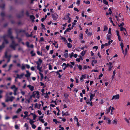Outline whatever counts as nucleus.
Returning <instances> with one entry per match:
<instances>
[{
    "label": "nucleus",
    "mask_w": 130,
    "mask_h": 130,
    "mask_svg": "<svg viewBox=\"0 0 130 130\" xmlns=\"http://www.w3.org/2000/svg\"><path fill=\"white\" fill-rule=\"evenodd\" d=\"M8 93H6L5 95V102H8L9 101L11 102H12L15 99V98L13 96H11L10 97H9L8 96Z\"/></svg>",
    "instance_id": "obj_1"
},
{
    "label": "nucleus",
    "mask_w": 130,
    "mask_h": 130,
    "mask_svg": "<svg viewBox=\"0 0 130 130\" xmlns=\"http://www.w3.org/2000/svg\"><path fill=\"white\" fill-rule=\"evenodd\" d=\"M31 97L34 98L36 97L37 98L39 99L40 97L39 92L38 91L34 92L32 95H31Z\"/></svg>",
    "instance_id": "obj_2"
},
{
    "label": "nucleus",
    "mask_w": 130,
    "mask_h": 130,
    "mask_svg": "<svg viewBox=\"0 0 130 130\" xmlns=\"http://www.w3.org/2000/svg\"><path fill=\"white\" fill-rule=\"evenodd\" d=\"M18 45V44H15L14 40H12V43L10 45V47L13 48L14 50H15L16 46Z\"/></svg>",
    "instance_id": "obj_3"
},
{
    "label": "nucleus",
    "mask_w": 130,
    "mask_h": 130,
    "mask_svg": "<svg viewBox=\"0 0 130 130\" xmlns=\"http://www.w3.org/2000/svg\"><path fill=\"white\" fill-rule=\"evenodd\" d=\"M8 35H7L11 39H12L13 38V37L11 35L12 33L11 30V29H9L8 31Z\"/></svg>",
    "instance_id": "obj_4"
},
{
    "label": "nucleus",
    "mask_w": 130,
    "mask_h": 130,
    "mask_svg": "<svg viewBox=\"0 0 130 130\" xmlns=\"http://www.w3.org/2000/svg\"><path fill=\"white\" fill-rule=\"evenodd\" d=\"M24 75V73L21 74L20 75H19V74H17V76L15 77V78L21 79L23 78Z\"/></svg>",
    "instance_id": "obj_5"
},
{
    "label": "nucleus",
    "mask_w": 130,
    "mask_h": 130,
    "mask_svg": "<svg viewBox=\"0 0 130 130\" xmlns=\"http://www.w3.org/2000/svg\"><path fill=\"white\" fill-rule=\"evenodd\" d=\"M107 65H109V66L108 70L109 71L111 70V69L113 67V66H112V63L111 62H110L109 63H107Z\"/></svg>",
    "instance_id": "obj_6"
},
{
    "label": "nucleus",
    "mask_w": 130,
    "mask_h": 130,
    "mask_svg": "<svg viewBox=\"0 0 130 130\" xmlns=\"http://www.w3.org/2000/svg\"><path fill=\"white\" fill-rule=\"evenodd\" d=\"M7 37V35H5L3 37V38L4 39V41L3 42H4V44L5 43L8 44V43L9 42L8 40L6 39V38Z\"/></svg>",
    "instance_id": "obj_7"
},
{
    "label": "nucleus",
    "mask_w": 130,
    "mask_h": 130,
    "mask_svg": "<svg viewBox=\"0 0 130 130\" xmlns=\"http://www.w3.org/2000/svg\"><path fill=\"white\" fill-rule=\"evenodd\" d=\"M42 62V60L40 59H38V61L36 62V63L37 64V66H40Z\"/></svg>",
    "instance_id": "obj_8"
},
{
    "label": "nucleus",
    "mask_w": 130,
    "mask_h": 130,
    "mask_svg": "<svg viewBox=\"0 0 130 130\" xmlns=\"http://www.w3.org/2000/svg\"><path fill=\"white\" fill-rule=\"evenodd\" d=\"M119 94H117L116 95H114L113 96L112 100H113L114 99H118L119 98Z\"/></svg>",
    "instance_id": "obj_9"
},
{
    "label": "nucleus",
    "mask_w": 130,
    "mask_h": 130,
    "mask_svg": "<svg viewBox=\"0 0 130 130\" xmlns=\"http://www.w3.org/2000/svg\"><path fill=\"white\" fill-rule=\"evenodd\" d=\"M5 47L4 42H3L2 45H0V51H1Z\"/></svg>",
    "instance_id": "obj_10"
},
{
    "label": "nucleus",
    "mask_w": 130,
    "mask_h": 130,
    "mask_svg": "<svg viewBox=\"0 0 130 130\" xmlns=\"http://www.w3.org/2000/svg\"><path fill=\"white\" fill-rule=\"evenodd\" d=\"M27 87L29 88L30 90L31 91H32L34 89V87L33 86H32L31 85H29L27 86Z\"/></svg>",
    "instance_id": "obj_11"
},
{
    "label": "nucleus",
    "mask_w": 130,
    "mask_h": 130,
    "mask_svg": "<svg viewBox=\"0 0 130 130\" xmlns=\"http://www.w3.org/2000/svg\"><path fill=\"white\" fill-rule=\"evenodd\" d=\"M27 74H25V76L26 77H29L31 74V73H30L28 71H26Z\"/></svg>",
    "instance_id": "obj_12"
},
{
    "label": "nucleus",
    "mask_w": 130,
    "mask_h": 130,
    "mask_svg": "<svg viewBox=\"0 0 130 130\" xmlns=\"http://www.w3.org/2000/svg\"><path fill=\"white\" fill-rule=\"evenodd\" d=\"M95 94H93L92 93H91L90 94V101H91L93 99V97H94L95 96Z\"/></svg>",
    "instance_id": "obj_13"
},
{
    "label": "nucleus",
    "mask_w": 130,
    "mask_h": 130,
    "mask_svg": "<svg viewBox=\"0 0 130 130\" xmlns=\"http://www.w3.org/2000/svg\"><path fill=\"white\" fill-rule=\"evenodd\" d=\"M65 52L66 53L64 54V56L66 58H67L68 56V51L67 50H66L65 51Z\"/></svg>",
    "instance_id": "obj_14"
},
{
    "label": "nucleus",
    "mask_w": 130,
    "mask_h": 130,
    "mask_svg": "<svg viewBox=\"0 0 130 130\" xmlns=\"http://www.w3.org/2000/svg\"><path fill=\"white\" fill-rule=\"evenodd\" d=\"M37 69L39 71L41 72H42V71L41 70L42 68V67H40V66H37Z\"/></svg>",
    "instance_id": "obj_15"
},
{
    "label": "nucleus",
    "mask_w": 130,
    "mask_h": 130,
    "mask_svg": "<svg viewBox=\"0 0 130 130\" xmlns=\"http://www.w3.org/2000/svg\"><path fill=\"white\" fill-rule=\"evenodd\" d=\"M62 116H67L68 115V112H67L66 113H64V111L62 112Z\"/></svg>",
    "instance_id": "obj_16"
},
{
    "label": "nucleus",
    "mask_w": 130,
    "mask_h": 130,
    "mask_svg": "<svg viewBox=\"0 0 130 130\" xmlns=\"http://www.w3.org/2000/svg\"><path fill=\"white\" fill-rule=\"evenodd\" d=\"M70 15V14L68 13L66 15H65V17L66 18V19H67L69 18Z\"/></svg>",
    "instance_id": "obj_17"
},
{
    "label": "nucleus",
    "mask_w": 130,
    "mask_h": 130,
    "mask_svg": "<svg viewBox=\"0 0 130 130\" xmlns=\"http://www.w3.org/2000/svg\"><path fill=\"white\" fill-rule=\"evenodd\" d=\"M109 109H110V110L111 111V114L112 115L113 114V113H112V111L113 110H114L115 109V108L113 107H111V106H110L109 107Z\"/></svg>",
    "instance_id": "obj_18"
},
{
    "label": "nucleus",
    "mask_w": 130,
    "mask_h": 130,
    "mask_svg": "<svg viewBox=\"0 0 130 130\" xmlns=\"http://www.w3.org/2000/svg\"><path fill=\"white\" fill-rule=\"evenodd\" d=\"M120 29L121 31H125V32H126V30L125 28H124L122 27H120Z\"/></svg>",
    "instance_id": "obj_19"
},
{
    "label": "nucleus",
    "mask_w": 130,
    "mask_h": 130,
    "mask_svg": "<svg viewBox=\"0 0 130 130\" xmlns=\"http://www.w3.org/2000/svg\"><path fill=\"white\" fill-rule=\"evenodd\" d=\"M35 122V121L31 119H29V123L31 125L33 124V123Z\"/></svg>",
    "instance_id": "obj_20"
},
{
    "label": "nucleus",
    "mask_w": 130,
    "mask_h": 130,
    "mask_svg": "<svg viewBox=\"0 0 130 130\" xmlns=\"http://www.w3.org/2000/svg\"><path fill=\"white\" fill-rule=\"evenodd\" d=\"M86 51L85 50L84 51H83L80 54L82 55V56H83L85 54Z\"/></svg>",
    "instance_id": "obj_21"
},
{
    "label": "nucleus",
    "mask_w": 130,
    "mask_h": 130,
    "mask_svg": "<svg viewBox=\"0 0 130 130\" xmlns=\"http://www.w3.org/2000/svg\"><path fill=\"white\" fill-rule=\"evenodd\" d=\"M117 123V120L116 119L114 120L113 121V124L114 125H116Z\"/></svg>",
    "instance_id": "obj_22"
},
{
    "label": "nucleus",
    "mask_w": 130,
    "mask_h": 130,
    "mask_svg": "<svg viewBox=\"0 0 130 130\" xmlns=\"http://www.w3.org/2000/svg\"><path fill=\"white\" fill-rule=\"evenodd\" d=\"M115 71H116L115 70H114L113 71V75L112 77V79H113L115 77V74H116Z\"/></svg>",
    "instance_id": "obj_23"
},
{
    "label": "nucleus",
    "mask_w": 130,
    "mask_h": 130,
    "mask_svg": "<svg viewBox=\"0 0 130 130\" xmlns=\"http://www.w3.org/2000/svg\"><path fill=\"white\" fill-rule=\"evenodd\" d=\"M30 19L32 20V21H34L35 18V17L33 15H31L30 16Z\"/></svg>",
    "instance_id": "obj_24"
},
{
    "label": "nucleus",
    "mask_w": 130,
    "mask_h": 130,
    "mask_svg": "<svg viewBox=\"0 0 130 130\" xmlns=\"http://www.w3.org/2000/svg\"><path fill=\"white\" fill-rule=\"evenodd\" d=\"M39 74H40V76H41V80H42V79L43 78H44V77H43V74L40 73V72H39Z\"/></svg>",
    "instance_id": "obj_25"
},
{
    "label": "nucleus",
    "mask_w": 130,
    "mask_h": 130,
    "mask_svg": "<svg viewBox=\"0 0 130 130\" xmlns=\"http://www.w3.org/2000/svg\"><path fill=\"white\" fill-rule=\"evenodd\" d=\"M86 103L87 104H89L90 105H91V106H92L93 104H92V102H89V101L88 102L87 100Z\"/></svg>",
    "instance_id": "obj_26"
},
{
    "label": "nucleus",
    "mask_w": 130,
    "mask_h": 130,
    "mask_svg": "<svg viewBox=\"0 0 130 130\" xmlns=\"http://www.w3.org/2000/svg\"><path fill=\"white\" fill-rule=\"evenodd\" d=\"M108 29V27L107 26H106L105 25L104 26V29L103 31H105L107 30Z\"/></svg>",
    "instance_id": "obj_27"
},
{
    "label": "nucleus",
    "mask_w": 130,
    "mask_h": 130,
    "mask_svg": "<svg viewBox=\"0 0 130 130\" xmlns=\"http://www.w3.org/2000/svg\"><path fill=\"white\" fill-rule=\"evenodd\" d=\"M67 46L69 48H71L72 47V44L70 43H67Z\"/></svg>",
    "instance_id": "obj_28"
},
{
    "label": "nucleus",
    "mask_w": 130,
    "mask_h": 130,
    "mask_svg": "<svg viewBox=\"0 0 130 130\" xmlns=\"http://www.w3.org/2000/svg\"><path fill=\"white\" fill-rule=\"evenodd\" d=\"M22 109L21 108H19L16 111V113H19L21 111Z\"/></svg>",
    "instance_id": "obj_29"
},
{
    "label": "nucleus",
    "mask_w": 130,
    "mask_h": 130,
    "mask_svg": "<svg viewBox=\"0 0 130 130\" xmlns=\"http://www.w3.org/2000/svg\"><path fill=\"white\" fill-rule=\"evenodd\" d=\"M124 23L122 22L120 24V25H118V26L119 27H122L124 26Z\"/></svg>",
    "instance_id": "obj_30"
},
{
    "label": "nucleus",
    "mask_w": 130,
    "mask_h": 130,
    "mask_svg": "<svg viewBox=\"0 0 130 130\" xmlns=\"http://www.w3.org/2000/svg\"><path fill=\"white\" fill-rule=\"evenodd\" d=\"M31 56H35L36 54L35 53H34V51H31Z\"/></svg>",
    "instance_id": "obj_31"
},
{
    "label": "nucleus",
    "mask_w": 130,
    "mask_h": 130,
    "mask_svg": "<svg viewBox=\"0 0 130 130\" xmlns=\"http://www.w3.org/2000/svg\"><path fill=\"white\" fill-rule=\"evenodd\" d=\"M115 17L118 21H120V19H119V18H120H120L121 17V16H120V15L118 17V18L117 16L116 15V16Z\"/></svg>",
    "instance_id": "obj_32"
},
{
    "label": "nucleus",
    "mask_w": 130,
    "mask_h": 130,
    "mask_svg": "<svg viewBox=\"0 0 130 130\" xmlns=\"http://www.w3.org/2000/svg\"><path fill=\"white\" fill-rule=\"evenodd\" d=\"M103 3L106 5L108 4V2L106 1V0H103Z\"/></svg>",
    "instance_id": "obj_33"
},
{
    "label": "nucleus",
    "mask_w": 130,
    "mask_h": 130,
    "mask_svg": "<svg viewBox=\"0 0 130 130\" xmlns=\"http://www.w3.org/2000/svg\"><path fill=\"white\" fill-rule=\"evenodd\" d=\"M13 64H10L9 66V69L8 70V71H9L11 69V68L13 66Z\"/></svg>",
    "instance_id": "obj_34"
},
{
    "label": "nucleus",
    "mask_w": 130,
    "mask_h": 130,
    "mask_svg": "<svg viewBox=\"0 0 130 130\" xmlns=\"http://www.w3.org/2000/svg\"><path fill=\"white\" fill-rule=\"evenodd\" d=\"M64 96L66 98H67L68 97V95L67 93H64Z\"/></svg>",
    "instance_id": "obj_35"
},
{
    "label": "nucleus",
    "mask_w": 130,
    "mask_h": 130,
    "mask_svg": "<svg viewBox=\"0 0 130 130\" xmlns=\"http://www.w3.org/2000/svg\"><path fill=\"white\" fill-rule=\"evenodd\" d=\"M56 73L57 74H58L59 75V76H58L60 78L61 77V76L60 74V73H59L58 71H57V72H56Z\"/></svg>",
    "instance_id": "obj_36"
},
{
    "label": "nucleus",
    "mask_w": 130,
    "mask_h": 130,
    "mask_svg": "<svg viewBox=\"0 0 130 130\" xmlns=\"http://www.w3.org/2000/svg\"><path fill=\"white\" fill-rule=\"evenodd\" d=\"M24 126L27 129H28V126L27 124L25 123L24 125Z\"/></svg>",
    "instance_id": "obj_37"
},
{
    "label": "nucleus",
    "mask_w": 130,
    "mask_h": 130,
    "mask_svg": "<svg viewBox=\"0 0 130 130\" xmlns=\"http://www.w3.org/2000/svg\"><path fill=\"white\" fill-rule=\"evenodd\" d=\"M69 67L71 68H72L73 67V66H72V65H70L69 63H67V67Z\"/></svg>",
    "instance_id": "obj_38"
},
{
    "label": "nucleus",
    "mask_w": 130,
    "mask_h": 130,
    "mask_svg": "<svg viewBox=\"0 0 130 130\" xmlns=\"http://www.w3.org/2000/svg\"><path fill=\"white\" fill-rule=\"evenodd\" d=\"M7 52H6L5 54V56L6 58H8V55H7Z\"/></svg>",
    "instance_id": "obj_39"
},
{
    "label": "nucleus",
    "mask_w": 130,
    "mask_h": 130,
    "mask_svg": "<svg viewBox=\"0 0 130 130\" xmlns=\"http://www.w3.org/2000/svg\"><path fill=\"white\" fill-rule=\"evenodd\" d=\"M107 39L108 40H110L111 39L110 36V35H107Z\"/></svg>",
    "instance_id": "obj_40"
},
{
    "label": "nucleus",
    "mask_w": 130,
    "mask_h": 130,
    "mask_svg": "<svg viewBox=\"0 0 130 130\" xmlns=\"http://www.w3.org/2000/svg\"><path fill=\"white\" fill-rule=\"evenodd\" d=\"M37 54L39 55H41V56H42V52L40 53L39 51H37Z\"/></svg>",
    "instance_id": "obj_41"
},
{
    "label": "nucleus",
    "mask_w": 130,
    "mask_h": 130,
    "mask_svg": "<svg viewBox=\"0 0 130 130\" xmlns=\"http://www.w3.org/2000/svg\"><path fill=\"white\" fill-rule=\"evenodd\" d=\"M16 88V87L15 86V85H13L11 87V89H15Z\"/></svg>",
    "instance_id": "obj_42"
},
{
    "label": "nucleus",
    "mask_w": 130,
    "mask_h": 130,
    "mask_svg": "<svg viewBox=\"0 0 130 130\" xmlns=\"http://www.w3.org/2000/svg\"><path fill=\"white\" fill-rule=\"evenodd\" d=\"M71 29V28L70 27L68 28L66 30V31L67 32H69V31H70Z\"/></svg>",
    "instance_id": "obj_43"
},
{
    "label": "nucleus",
    "mask_w": 130,
    "mask_h": 130,
    "mask_svg": "<svg viewBox=\"0 0 130 130\" xmlns=\"http://www.w3.org/2000/svg\"><path fill=\"white\" fill-rule=\"evenodd\" d=\"M53 122H55L56 124H57L58 122L57 121V120L55 119H53Z\"/></svg>",
    "instance_id": "obj_44"
},
{
    "label": "nucleus",
    "mask_w": 130,
    "mask_h": 130,
    "mask_svg": "<svg viewBox=\"0 0 130 130\" xmlns=\"http://www.w3.org/2000/svg\"><path fill=\"white\" fill-rule=\"evenodd\" d=\"M18 50L19 51H22L23 49L21 47H19L18 48Z\"/></svg>",
    "instance_id": "obj_45"
},
{
    "label": "nucleus",
    "mask_w": 130,
    "mask_h": 130,
    "mask_svg": "<svg viewBox=\"0 0 130 130\" xmlns=\"http://www.w3.org/2000/svg\"><path fill=\"white\" fill-rule=\"evenodd\" d=\"M87 34L88 36H90L92 34V32H88Z\"/></svg>",
    "instance_id": "obj_46"
},
{
    "label": "nucleus",
    "mask_w": 130,
    "mask_h": 130,
    "mask_svg": "<svg viewBox=\"0 0 130 130\" xmlns=\"http://www.w3.org/2000/svg\"><path fill=\"white\" fill-rule=\"evenodd\" d=\"M22 66L21 67V69L22 70H24L25 68V66L24 65V64H22Z\"/></svg>",
    "instance_id": "obj_47"
},
{
    "label": "nucleus",
    "mask_w": 130,
    "mask_h": 130,
    "mask_svg": "<svg viewBox=\"0 0 130 130\" xmlns=\"http://www.w3.org/2000/svg\"><path fill=\"white\" fill-rule=\"evenodd\" d=\"M73 52L71 54H69V56H70V58H72L73 57Z\"/></svg>",
    "instance_id": "obj_48"
},
{
    "label": "nucleus",
    "mask_w": 130,
    "mask_h": 130,
    "mask_svg": "<svg viewBox=\"0 0 130 130\" xmlns=\"http://www.w3.org/2000/svg\"><path fill=\"white\" fill-rule=\"evenodd\" d=\"M107 119L108 120L107 123L109 124H110L111 122V121L108 118H107Z\"/></svg>",
    "instance_id": "obj_49"
},
{
    "label": "nucleus",
    "mask_w": 130,
    "mask_h": 130,
    "mask_svg": "<svg viewBox=\"0 0 130 130\" xmlns=\"http://www.w3.org/2000/svg\"><path fill=\"white\" fill-rule=\"evenodd\" d=\"M37 117L35 115H34L33 117V120H35V119Z\"/></svg>",
    "instance_id": "obj_50"
},
{
    "label": "nucleus",
    "mask_w": 130,
    "mask_h": 130,
    "mask_svg": "<svg viewBox=\"0 0 130 130\" xmlns=\"http://www.w3.org/2000/svg\"><path fill=\"white\" fill-rule=\"evenodd\" d=\"M110 109H109V108L107 110V112L106 113V114H108L109 112H110Z\"/></svg>",
    "instance_id": "obj_51"
},
{
    "label": "nucleus",
    "mask_w": 130,
    "mask_h": 130,
    "mask_svg": "<svg viewBox=\"0 0 130 130\" xmlns=\"http://www.w3.org/2000/svg\"><path fill=\"white\" fill-rule=\"evenodd\" d=\"M32 127L33 128L35 129L36 127V126L35 125L33 124L32 125Z\"/></svg>",
    "instance_id": "obj_52"
},
{
    "label": "nucleus",
    "mask_w": 130,
    "mask_h": 130,
    "mask_svg": "<svg viewBox=\"0 0 130 130\" xmlns=\"http://www.w3.org/2000/svg\"><path fill=\"white\" fill-rule=\"evenodd\" d=\"M18 90V88L16 87L13 90L14 92H17Z\"/></svg>",
    "instance_id": "obj_53"
},
{
    "label": "nucleus",
    "mask_w": 130,
    "mask_h": 130,
    "mask_svg": "<svg viewBox=\"0 0 130 130\" xmlns=\"http://www.w3.org/2000/svg\"><path fill=\"white\" fill-rule=\"evenodd\" d=\"M111 29L110 28H109L108 32V34H111Z\"/></svg>",
    "instance_id": "obj_54"
},
{
    "label": "nucleus",
    "mask_w": 130,
    "mask_h": 130,
    "mask_svg": "<svg viewBox=\"0 0 130 130\" xmlns=\"http://www.w3.org/2000/svg\"><path fill=\"white\" fill-rule=\"evenodd\" d=\"M78 68L80 70H81L82 69V66L81 65H79L78 66Z\"/></svg>",
    "instance_id": "obj_55"
},
{
    "label": "nucleus",
    "mask_w": 130,
    "mask_h": 130,
    "mask_svg": "<svg viewBox=\"0 0 130 130\" xmlns=\"http://www.w3.org/2000/svg\"><path fill=\"white\" fill-rule=\"evenodd\" d=\"M120 46H121V48H123V43L121 42V43H120Z\"/></svg>",
    "instance_id": "obj_56"
},
{
    "label": "nucleus",
    "mask_w": 130,
    "mask_h": 130,
    "mask_svg": "<svg viewBox=\"0 0 130 130\" xmlns=\"http://www.w3.org/2000/svg\"><path fill=\"white\" fill-rule=\"evenodd\" d=\"M44 41V39L43 37H42L40 38V41Z\"/></svg>",
    "instance_id": "obj_57"
},
{
    "label": "nucleus",
    "mask_w": 130,
    "mask_h": 130,
    "mask_svg": "<svg viewBox=\"0 0 130 130\" xmlns=\"http://www.w3.org/2000/svg\"><path fill=\"white\" fill-rule=\"evenodd\" d=\"M116 32L117 33V35L118 36H120L119 35V32L118 31V30H116Z\"/></svg>",
    "instance_id": "obj_58"
},
{
    "label": "nucleus",
    "mask_w": 130,
    "mask_h": 130,
    "mask_svg": "<svg viewBox=\"0 0 130 130\" xmlns=\"http://www.w3.org/2000/svg\"><path fill=\"white\" fill-rule=\"evenodd\" d=\"M80 1L79 0H77L76 2V4L77 5H79L80 4Z\"/></svg>",
    "instance_id": "obj_59"
},
{
    "label": "nucleus",
    "mask_w": 130,
    "mask_h": 130,
    "mask_svg": "<svg viewBox=\"0 0 130 130\" xmlns=\"http://www.w3.org/2000/svg\"><path fill=\"white\" fill-rule=\"evenodd\" d=\"M18 118V116L16 115H15L13 116L12 117L13 119H15L17 118Z\"/></svg>",
    "instance_id": "obj_60"
},
{
    "label": "nucleus",
    "mask_w": 130,
    "mask_h": 130,
    "mask_svg": "<svg viewBox=\"0 0 130 130\" xmlns=\"http://www.w3.org/2000/svg\"><path fill=\"white\" fill-rule=\"evenodd\" d=\"M21 92V94L23 95H24L25 94V92L24 91H22Z\"/></svg>",
    "instance_id": "obj_61"
},
{
    "label": "nucleus",
    "mask_w": 130,
    "mask_h": 130,
    "mask_svg": "<svg viewBox=\"0 0 130 130\" xmlns=\"http://www.w3.org/2000/svg\"><path fill=\"white\" fill-rule=\"evenodd\" d=\"M83 34H80V39H82L83 38Z\"/></svg>",
    "instance_id": "obj_62"
},
{
    "label": "nucleus",
    "mask_w": 130,
    "mask_h": 130,
    "mask_svg": "<svg viewBox=\"0 0 130 130\" xmlns=\"http://www.w3.org/2000/svg\"><path fill=\"white\" fill-rule=\"evenodd\" d=\"M26 45L27 46V47H29V42H26Z\"/></svg>",
    "instance_id": "obj_63"
},
{
    "label": "nucleus",
    "mask_w": 130,
    "mask_h": 130,
    "mask_svg": "<svg viewBox=\"0 0 130 130\" xmlns=\"http://www.w3.org/2000/svg\"><path fill=\"white\" fill-rule=\"evenodd\" d=\"M15 128L16 129H17L19 128V126L17 125H16L15 126Z\"/></svg>",
    "instance_id": "obj_64"
}]
</instances>
